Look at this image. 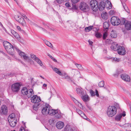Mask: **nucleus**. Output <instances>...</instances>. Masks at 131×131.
Listing matches in <instances>:
<instances>
[{"label":"nucleus","instance_id":"obj_1","mask_svg":"<svg viewBox=\"0 0 131 131\" xmlns=\"http://www.w3.org/2000/svg\"><path fill=\"white\" fill-rule=\"evenodd\" d=\"M117 112L116 107L114 106H110L108 107L107 111L108 116L109 117H112L115 115Z\"/></svg>","mask_w":131,"mask_h":131},{"label":"nucleus","instance_id":"obj_2","mask_svg":"<svg viewBox=\"0 0 131 131\" xmlns=\"http://www.w3.org/2000/svg\"><path fill=\"white\" fill-rule=\"evenodd\" d=\"M53 109L50 108L49 104H46L42 108L41 113L43 114L47 115L49 114L51 115V113H52Z\"/></svg>","mask_w":131,"mask_h":131},{"label":"nucleus","instance_id":"obj_3","mask_svg":"<svg viewBox=\"0 0 131 131\" xmlns=\"http://www.w3.org/2000/svg\"><path fill=\"white\" fill-rule=\"evenodd\" d=\"M15 48L16 49V51L18 52L19 55L21 56V58L25 60L30 63L32 61H33L32 60L29 58L27 54L21 52L17 48Z\"/></svg>","mask_w":131,"mask_h":131},{"label":"nucleus","instance_id":"obj_4","mask_svg":"<svg viewBox=\"0 0 131 131\" xmlns=\"http://www.w3.org/2000/svg\"><path fill=\"white\" fill-rule=\"evenodd\" d=\"M90 6L93 11H96L99 7L98 3L96 0H92L90 3Z\"/></svg>","mask_w":131,"mask_h":131},{"label":"nucleus","instance_id":"obj_5","mask_svg":"<svg viewBox=\"0 0 131 131\" xmlns=\"http://www.w3.org/2000/svg\"><path fill=\"white\" fill-rule=\"evenodd\" d=\"M122 20H120L119 18L115 16L112 17L111 19V24L114 26H117L119 24H121Z\"/></svg>","mask_w":131,"mask_h":131},{"label":"nucleus","instance_id":"obj_6","mask_svg":"<svg viewBox=\"0 0 131 131\" xmlns=\"http://www.w3.org/2000/svg\"><path fill=\"white\" fill-rule=\"evenodd\" d=\"M121 24L124 25L125 29L127 30L131 29V22L126 20L125 19L122 20Z\"/></svg>","mask_w":131,"mask_h":131},{"label":"nucleus","instance_id":"obj_7","mask_svg":"<svg viewBox=\"0 0 131 131\" xmlns=\"http://www.w3.org/2000/svg\"><path fill=\"white\" fill-rule=\"evenodd\" d=\"M21 85L18 83H16L13 84L12 85L11 89L14 92H17L19 91L20 87Z\"/></svg>","mask_w":131,"mask_h":131},{"label":"nucleus","instance_id":"obj_8","mask_svg":"<svg viewBox=\"0 0 131 131\" xmlns=\"http://www.w3.org/2000/svg\"><path fill=\"white\" fill-rule=\"evenodd\" d=\"M52 113H51V115H55L56 118H61L62 115L61 113L59 110L53 109Z\"/></svg>","mask_w":131,"mask_h":131},{"label":"nucleus","instance_id":"obj_9","mask_svg":"<svg viewBox=\"0 0 131 131\" xmlns=\"http://www.w3.org/2000/svg\"><path fill=\"white\" fill-rule=\"evenodd\" d=\"M30 56L31 58L33 59L35 61H36L37 63L39 64L40 66H42L43 65L41 60L36 55L33 54H30Z\"/></svg>","mask_w":131,"mask_h":131},{"label":"nucleus","instance_id":"obj_10","mask_svg":"<svg viewBox=\"0 0 131 131\" xmlns=\"http://www.w3.org/2000/svg\"><path fill=\"white\" fill-rule=\"evenodd\" d=\"M80 8L84 12H86L88 11L89 7L85 3H81L80 4Z\"/></svg>","mask_w":131,"mask_h":131},{"label":"nucleus","instance_id":"obj_11","mask_svg":"<svg viewBox=\"0 0 131 131\" xmlns=\"http://www.w3.org/2000/svg\"><path fill=\"white\" fill-rule=\"evenodd\" d=\"M31 98V102L34 103H38L41 101L40 97L36 95H33Z\"/></svg>","mask_w":131,"mask_h":131},{"label":"nucleus","instance_id":"obj_12","mask_svg":"<svg viewBox=\"0 0 131 131\" xmlns=\"http://www.w3.org/2000/svg\"><path fill=\"white\" fill-rule=\"evenodd\" d=\"M15 19L17 21L19 22L20 23L23 25H24L25 24L24 18L21 16L19 17L18 15H16L15 16Z\"/></svg>","mask_w":131,"mask_h":131},{"label":"nucleus","instance_id":"obj_13","mask_svg":"<svg viewBox=\"0 0 131 131\" xmlns=\"http://www.w3.org/2000/svg\"><path fill=\"white\" fill-rule=\"evenodd\" d=\"M118 53L120 55H124L126 52L125 48L122 46H120L117 50Z\"/></svg>","mask_w":131,"mask_h":131},{"label":"nucleus","instance_id":"obj_14","mask_svg":"<svg viewBox=\"0 0 131 131\" xmlns=\"http://www.w3.org/2000/svg\"><path fill=\"white\" fill-rule=\"evenodd\" d=\"M122 128H124V129L128 131H131V123H126L123 125L121 126Z\"/></svg>","mask_w":131,"mask_h":131},{"label":"nucleus","instance_id":"obj_15","mask_svg":"<svg viewBox=\"0 0 131 131\" xmlns=\"http://www.w3.org/2000/svg\"><path fill=\"white\" fill-rule=\"evenodd\" d=\"M121 78L123 80L125 81L129 82L130 80L129 76L125 74H122Z\"/></svg>","mask_w":131,"mask_h":131},{"label":"nucleus","instance_id":"obj_16","mask_svg":"<svg viewBox=\"0 0 131 131\" xmlns=\"http://www.w3.org/2000/svg\"><path fill=\"white\" fill-rule=\"evenodd\" d=\"M7 112V107L5 105H3L1 107V109L0 110V115L6 114Z\"/></svg>","mask_w":131,"mask_h":131},{"label":"nucleus","instance_id":"obj_17","mask_svg":"<svg viewBox=\"0 0 131 131\" xmlns=\"http://www.w3.org/2000/svg\"><path fill=\"white\" fill-rule=\"evenodd\" d=\"M120 46L116 42H113L112 43L111 48L112 49L116 51H117Z\"/></svg>","mask_w":131,"mask_h":131},{"label":"nucleus","instance_id":"obj_18","mask_svg":"<svg viewBox=\"0 0 131 131\" xmlns=\"http://www.w3.org/2000/svg\"><path fill=\"white\" fill-rule=\"evenodd\" d=\"M64 123L61 121L58 122L56 124V127L58 129H61L64 126Z\"/></svg>","mask_w":131,"mask_h":131},{"label":"nucleus","instance_id":"obj_19","mask_svg":"<svg viewBox=\"0 0 131 131\" xmlns=\"http://www.w3.org/2000/svg\"><path fill=\"white\" fill-rule=\"evenodd\" d=\"M126 115L125 112H123V113H121L118 115H117L115 117V120L117 121H119L122 116H125Z\"/></svg>","mask_w":131,"mask_h":131},{"label":"nucleus","instance_id":"obj_20","mask_svg":"<svg viewBox=\"0 0 131 131\" xmlns=\"http://www.w3.org/2000/svg\"><path fill=\"white\" fill-rule=\"evenodd\" d=\"M15 48H17L16 47H14L12 46V47H11L9 48H8L6 50V51L10 55H13V54L14 50H16V49Z\"/></svg>","mask_w":131,"mask_h":131},{"label":"nucleus","instance_id":"obj_21","mask_svg":"<svg viewBox=\"0 0 131 131\" xmlns=\"http://www.w3.org/2000/svg\"><path fill=\"white\" fill-rule=\"evenodd\" d=\"M3 44L4 47L6 50L8 48H10L12 46L10 43L6 41H4Z\"/></svg>","mask_w":131,"mask_h":131},{"label":"nucleus","instance_id":"obj_22","mask_svg":"<svg viewBox=\"0 0 131 131\" xmlns=\"http://www.w3.org/2000/svg\"><path fill=\"white\" fill-rule=\"evenodd\" d=\"M10 126L13 127H14L16 125L17 123L16 119L13 120H8Z\"/></svg>","mask_w":131,"mask_h":131},{"label":"nucleus","instance_id":"obj_23","mask_svg":"<svg viewBox=\"0 0 131 131\" xmlns=\"http://www.w3.org/2000/svg\"><path fill=\"white\" fill-rule=\"evenodd\" d=\"M99 8L100 10H102L105 8V3L102 1L100 3Z\"/></svg>","mask_w":131,"mask_h":131},{"label":"nucleus","instance_id":"obj_24","mask_svg":"<svg viewBox=\"0 0 131 131\" xmlns=\"http://www.w3.org/2000/svg\"><path fill=\"white\" fill-rule=\"evenodd\" d=\"M21 92L23 95H27V96L28 90L27 89L26 87H24L21 90Z\"/></svg>","mask_w":131,"mask_h":131},{"label":"nucleus","instance_id":"obj_25","mask_svg":"<svg viewBox=\"0 0 131 131\" xmlns=\"http://www.w3.org/2000/svg\"><path fill=\"white\" fill-rule=\"evenodd\" d=\"M34 93L33 92V90L32 89H30L28 90V91L27 97L29 98L31 97L32 96L34 95Z\"/></svg>","mask_w":131,"mask_h":131},{"label":"nucleus","instance_id":"obj_26","mask_svg":"<svg viewBox=\"0 0 131 131\" xmlns=\"http://www.w3.org/2000/svg\"><path fill=\"white\" fill-rule=\"evenodd\" d=\"M105 8L107 9H110L112 8V5L110 2L108 1L106 2Z\"/></svg>","mask_w":131,"mask_h":131},{"label":"nucleus","instance_id":"obj_27","mask_svg":"<svg viewBox=\"0 0 131 131\" xmlns=\"http://www.w3.org/2000/svg\"><path fill=\"white\" fill-rule=\"evenodd\" d=\"M62 75L63 76V78L67 79V80L68 81H72V78L68 76L66 73H64Z\"/></svg>","mask_w":131,"mask_h":131},{"label":"nucleus","instance_id":"obj_28","mask_svg":"<svg viewBox=\"0 0 131 131\" xmlns=\"http://www.w3.org/2000/svg\"><path fill=\"white\" fill-rule=\"evenodd\" d=\"M72 128L69 125H67L64 128V131H72Z\"/></svg>","mask_w":131,"mask_h":131},{"label":"nucleus","instance_id":"obj_29","mask_svg":"<svg viewBox=\"0 0 131 131\" xmlns=\"http://www.w3.org/2000/svg\"><path fill=\"white\" fill-rule=\"evenodd\" d=\"M15 114L14 113H12L10 114L8 117V120H13L14 119H16L15 117Z\"/></svg>","mask_w":131,"mask_h":131},{"label":"nucleus","instance_id":"obj_30","mask_svg":"<svg viewBox=\"0 0 131 131\" xmlns=\"http://www.w3.org/2000/svg\"><path fill=\"white\" fill-rule=\"evenodd\" d=\"M11 32L12 34L16 38H18L19 36L18 34L13 30H11Z\"/></svg>","mask_w":131,"mask_h":131},{"label":"nucleus","instance_id":"obj_31","mask_svg":"<svg viewBox=\"0 0 131 131\" xmlns=\"http://www.w3.org/2000/svg\"><path fill=\"white\" fill-rule=\"evenodd\" d=\"M82 98L83 101L85 102H87L89 100V96L87 95H85L83 96L82 97Z\"/></svg>","mask_w":131,"mask_h":131},{"label":"nucleus","instance_id":"obj_32","mask_svg":"<svg viewBox=\"0 0 131 131\" xmlns=\"http://www.w3.org/2000/svg\"><path fill=\"white\" fill-rule=\"evenodd\" d=\"M101 16L102 18L103 19H106L107 18V13L106 12H102L101 14Z\"/></svg>","mask_w":131,"mask_h":131},{"label":"nucleus","instance_id":"obj_33","mask_svg":"<svg viewBox=\"0 0 131 131\" xmlns=\"http://www.w3.org/2000/svg\"><path fill=\"white\" fill-rule=\"evenodd\" d=\"M93 27L92 26H90L89 27H86L85 28V31L86 32H89L93 28Z\"/></svg>","mask_w":131,"mask_h":131},{"label":"nucleus","instance_id":"obj_34","mask_svg":"<svg viewBox=\"0 0 131 131\" xmlns=\"http://www.w3.org/2000/svg\"><path fill=\"white\" fill-rule=\"evenodd\" d=\"M82 89L81 87H79L77 88L76 90V92L77 93L80 95H82Z\"/></svg>","mask_w":131,"mask_h":131},{"label":"nucleus","instance_id":"obj_35","mask_svg":"<svg viewBox=\"0 0 131 131\" xmlns=\"http://www.w3.org/2000/svg\"><path fill=\"white\" fill-rule=\"evenodd\" d=\"M109 23L107 22H104L103 24V27L104 29H108L109 27Z\"/></svg>","mask_w":131,"mask_h":131},{"label":"nucleus","instance_id":"obj_36","mask_svg":"<svg viewBox=\"0 0 131 131\" xmlns=\"http://www.w3.org/2000/svg\"><path fill=\"white\" fill-rule=\"evenodd\" d=\"M111 35L112 38H115L117 37V34L115 31L113 30L112 31L111 33Z\"/></svg>","mask_w":131,"mask_h":131},{"label":"nucleus","instance_id":"obj_37","mask_svg":"<svg viewBox=\"0 0 131 131\" xmlns=\"http://www.w3.org/2000/svg\"><path fill=\"white\" fill-rule=\"evenodd\" d=\"M54 71L60 75H62V74L61 72L60 71L59 69H58L57 68H54L53 69Z\"/></svg>","mask_w":131,"mask_h":131},{"label":"nucleus","instance_id":"obj_38","mask_svg":"<svg viewBox=\"0 0 131 131\" xmlns=\"http://www.w3.org/2000/svg\"><path fill=\"white\" fill-rule=\"evenodd\" d=\"M95 36L97 38H101L102 35L101 33L96 32H95Z\"/></svg>","mask_w":131,"mask_h":131},{"label":"nucleus","instance_id":"obj_39","mask_svg":"<svg viewBox=\"0 0 131 131\" xmlns=\"http://www.w3.org/2000/svg\"><path fill=\"white\" fill-rule=\"evenodd\" d=\"M39 104H35L33 106V108L34 110L35 111H37L38 109Z\"/></svg>","mask_w":131,"mask_h":131},{"label":"nucleus","instance_id":"obj_40","mask_svg":"<svg viewBox=\"0 0 131 131\" xmlns=\"http://www.w3.org/2000/svg\"><path fill=\"white\" fill-rule=\"evenodd\" d=\"M75 64L79 70H83V68L81 65L77 63H75Z\"/></svg>","mask_w":131,"mask_h":131},{"label":"nucleus","instance_id":"obj_41","mask_svg":"<svg viewBox=\"0 0 131 131\" xmlns=\"http://www.w3.org/2000/svg\"><path fill=\"white\" fill-rule=\"evenodd\" d=\"M99 86L100 87H103L104 85V82L102 81L99 82L98 84Z\"/></svg>","mask_w":131,"mask_h":131},{"label":"nucleus","instance_id":"obj_42","mask_svg":"<svg viewBox=\"0 0 131 131\" xmlns=\"http://www.w3.org/2000/svg\"><path fill=\"white\" fill-rule=\"evenodd\" d=\"M45 44L48 46L50 47L51 48H52L53 47L52 46L51 43L49 41H46L45 42Z\"/></svg>","mask_w":131,"mask_h":131},{"label":"nucleus","instance_id":"obj_43","mask_svg":"<svg viewBox=\"0 0 131 131\" xmlns=\"http://www.w3.org/2000/svg\"><path fill=\"white\" fill-rule=\"evenodd\" d=\"M71 98L72 100H73L74 103L75 104L77 105L79 103V102L77 100H76L74 98L71 96Z\"/></svg>","mask_w":131,"mask_h":131},{"label":"nucleus","instance_id":"obj_44","mask_svg":"<svg viewBox=\"0 0 131 131\" xmlns=\"http://www.w3.org/2000/svg\"><path fill=\"white\" fill-rule=\"evenodd\" d=\"M107 36V33L106 32H105L103 34V39L105 40L106 39Z\"/></svg>","mask_w":131,"mask_h":131},{"label":"nucleus","instance_id":"obj_45","mask_svg":"<svg viewBox=\"0 0 131 131\" xmlns=\"http://www.w3.org/2000/svg\"><path fill=\"white\" fill-rule=\"evenodd\" d=\"M54 120L53 119H50L49 120V124L51 125H52L54 124Z\"/></svg>","mask_w":131,"mask_h":131},{"label":"nucleus","instance_id":"obj_46","mask_svg":"<svg viewBox=\"0 0 131 131\" xmlns=\"http://www.w3.org/2000/svg\"><path fill=\"white\" fill-rule=\"evenodd\" d=\"M112 60L113 61H115L116 62H118L120 61V59H117V58H112Z\"/></svg>","mask_w":131,"mask_h":131},{"label":"nucleus","instance_id":"obj_47","mask_svg":"<svg viewBox=\"0 0 131 131\" xmlns=\"http://www.w3.org/2000/svg\"><path fill=\"white\" fill-rule=\"evenodd\" d=\"M48 55L55 62H57V60L56 59H54V58H53L50 54H48Z\"/></svg>","mask_w":131,"mask_h":131},{"label":"nucleus","instance_id":"obj_48","mask_svg":"<svg viewBox=\"0 0 131 131\" xmlns=\"http://www.w3.org/2000/svg\"><path fill=\"white\" fill-rule=\"evenodd\" d=\"M80 116L85 119H86L87 118L86 117L85 115V114L83 112H82L81 114L80 115Z\"/></svg>","mask_w":131,"mask_h":131},{"label":"nucleus","instance_id":"obj_49","mask_svg":"<svg viewBox=\"0 0 131 131\" xmlns=\"http://www.w3.org/2000/svg\"><path fill=\"white\" fill-rule=\"evenodd\" d=\"M90 93L92 96H94L95 95L94 92L92 90H90Z\"/></svg>","mask_w":131,"mask_h":131},{"label":"nucleus","instance_id":"obj_50","mask_svg":"<svg viewBox=\"0 0 131 131\" xmlns=\"http://www.w3.org/2000/svg\"><path fill=\"white\" fill-rule=\"evenodd\" d=\"M77 105L81 109H83V107L81 104L79 102Z\"/></svg>","mask_w":131,"mask_h":131},{"label":"nucleus","instance_id":"obj_51","mask_svg":"<svg viewBox=\"0 0 131 131\" xmlns=\"http://www.w3.org/2000/svg\"><path fill=\"white\" fill-rule=\"evenodd\" d=\"M57 2L59 4H61L63 2V0H56Z\"/></svg>","mask_w":131,"mask_h":131},{"label":"nucleus","instance_id":"obj_52","mask_svg":"<svg viewBox=\"0 0 131 131\" xmlns=\"http://www.w3.org/2000/svg\"><path fill=\"white\" fill-rule=\"evenodd\" d=\"M80 0H71L72 2L74 4L77 3Z\"/></svg>","mask_w":131,"mask_h":131},{"label":"nucleus","instance_id":"obj_53","mask_svg":"<svg viewBox=\"0 0 131 131\" xmlns=\"http://www.w3.org/2000/svg\"><path fill=\"white\" fill-rule=\"evenodd\" d=\"M7 75L8 76L12 77L15 74L13 72H11L8 74Z\"/></svg>","mask_w":131,"mask_h":131},{"label":"nucleus","instance_id":"obj_54","mask_svg":"<svg viewBox=\"0 0 131 131\" xmlns=\"http://www.w3.org/2000/svg\"><path fill=\"white\" fill-rule=\"evenodd\" d=\"M66 6L68 7H70V4L68 3H67L65 4Z\"/></svg>","mask_w":131,"mask_h":131},{"label":"nucleus","instance_id":"obj_55","mask_svg":"<svg viewBox=\"0 0 131 131\" xmlns=\"http://www.w3.org/2000/svg\"><path fill=\"white\" fill-rule=\"evenodd\" d=\"M72 71L73 72H76L77 73H79V72L77 70L74 69H72Z\"/></svg>","mask_w":131,"mask_h":131},{"label":"nucleus","instance_id":"obj_56","mask_svg":"<svg viewBox=\"0 0 131 131\" xmlns=\"http://www.w3.org/2000/svg\"><path fill=\"white\" fill-rule=\"evenodd\" d=\"M19 131H25L24 128L23 127H21Z\"/></svg>","mask_w":131,"mask_h":131},{"label":"nucleus","instance_id":"obj_57","mask_svg":"<svg viewBox=\"0 0 131 131\" xmlns=\"http://www.w3.org/2000/svg\"><path fill=\"white\" fill-rule=\"evenodd\" d=\"M95 92H96V96L97 97H99V95L98 93V91L97 90H95Z\"/></svg>","mask_w":131,"mask_h":131},{"label":"nucleus","instance_id":"obj_58","mask_svg":"<svg viewBox=\"0 0 131 131\" xmlns=\"http://www.w3.org/2000/svg\"><path fill=\"white\" fill-rule=\"evenodd\" d=\"M88 42H89V44L90 45H92L93 43V42L92 41H91L90 40H89L88 41Z\"/></svg>","mask_w":131,"mask_h":131},{"label":"nucleus","instance_id":"obj_59","mask_svg":"<svg viewBox=\"0 0 131 131\" xmlns=\"http://www.w3.org/2000/svg\"><path fill=\"white\" fill-rule=\"evenodd\" d=\"M123 5L124 9L126 10L125 8H127V7H126V6L125 4L124 3L123 4Z\"/></svg>","mask_w":131,"mask_h":131},{"label":"nucleus","instance_id":"obj_60","mask_svg":"<svg viewBox=\"0 0 131 131\" xmlns=\"http://www.w3.org/2000/svg\"><path fill=\"white\" fill-rule=\"evenodd\" d=\"M17 29L18 30H19V31L20 30H21V28H20V26H17Z\"/></svg>","mask_w":131,"mask_h":131},{"label":"nucleus","instance_id":"obj_61","mask_svg":"<svg viewBox=\"0 0 131 131\" xmlns=\"http://www.w3.org/2000/svg\"><path fill=\"white\" fill-rule=\"evenodd\" d=\"M119 73L118 72L116 74H115L114 75V76H117L119 74Z\"/></svg>","mask_w":131,"mask_h":131},{"label":"nucleus","instance_id":"obj_62","mask_svg":"<svg viewBox=\"0 0 131 131\" xmlns=\"http://www.w3.org/2000/svg\"><path fill=\"white\" fill-rule=\"evenodd\" d=\"M83 112H82L81 111H80L78 113L80 115Z\"/></svg>","mask_w":131,"mask_h":131},{"label":"nucleus","instance_id":"obj_63","mask_svg":"<svg viewBox=\"0 0 131 131\" xmlns=\"http://www.w3.org/2000/svg\"><path fill=\"white\" fill-rule=\"evenodd\" d=\"M39 28H41V29H42V30L43 31H46V30H45V29H44L43 28H42L41 27H40Z\"/></svg>","mask_w":131,"mask_h":131},{"label":"nucleus","instance_id":"obj_64","mask_svg":"<svg viewBox=\"0 0 131 131\" xmlns=\"http://www.w3.org/2000/svg\"><path fill=\"white\" fill-rule=\"evenodd\" d=\"M47 86V85L45 84H44L43 85V86L44 87H46Z\"/></svg>","mask_w":131,"mask_h":131}]
</instances>
